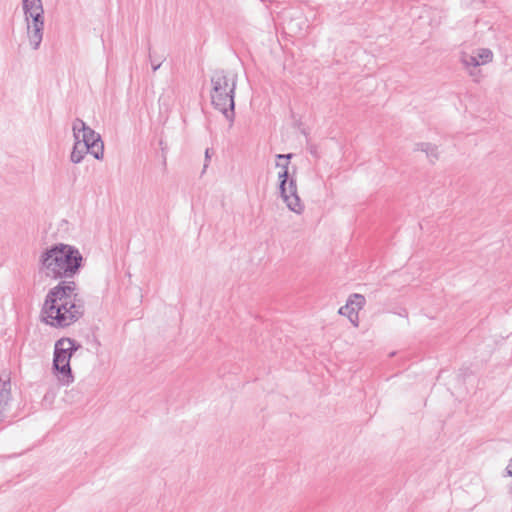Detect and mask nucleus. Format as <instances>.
<instances>
[{"label":"nucleus","instance_id":"0eeeda50","mask_svg":"<svg viewBox=\"0 0 512 512\" xmlns=\"http://www.w3.org/2000/svg\"><path fill=\"white\" fill-rule=\"evenodd\" d=\"M74 140H80L90 154L97 160L104 157V143L99 133L89 127L82 119L76 118L72 123Z\"/></svg>","mask_w":512,"mask_h":512},{"label":"nucleus","instance_id":"39448f33","mask_svg":"<svg viewBox=\"0 0 512 512\" xmlns=\"http://www.w3.org/2000/svg\"><path fill=\"white\" fill-rule=\"evenodd\" d=\"M276 157L279 160L276 165L281 168L278 174L280 195L291 211L301 214L304 206L297 194L296 180L293 178L289 179L288 166L292 154H278Z\"/></svg>","mask_w":512,"mask_h":512},{"label":"nucleus","instance_id":"9d476101","mask_svg":"<svg viewBox=\"0 0 512 512\" xmlns=\"http://www.w3.org/2000/svg\"><path fill=\"white\" fill-rule=\"evenodd\" d=\"M415 150L425 152L431 162L438 159L437 146L434 144L426 142L417 143Z\"/></svg>","mask_w":512,"mask_h":512},{"label":"nucleus","instance_id":"6ab92c4d","mask_svg":"<svg viewBox=\"0 0 512 512\" xmlns=\"http://www.w3.org/2000/svg\"><path fill=\"white\" fill-rule=\"evenodd\" d=\"M509 491H510V493L512 494V486L510 487V490H509Z\"/></svg>","mask_w":512,"mask_h":512},{"label":"nucleus","instance_id":"f03ea898","mask_svg":"<svg viewBox=\"0 0 512 512\" xmlns=\"http://www.w3.org/2000/svg\"><path fill=\"white\" fill-rule=\"evenodd\" d=\"M84 258L79 249L65 243L47 247L39 257L40 269L54 280H66L77 275L83 267Z\"/></svg>","mask_w":512,"mask_h":512},{"label":"nucleus","instance_id":"f3484780","mask_svg":"<svg viewBox=\"0 0 512 512\" xmlns=\"http://www.w3.org/2000/svg\"><path fill=\"white\" fill-rule=\"evenodd\" d=\"M506 472L508 476L512 477V458L509 461V464L506 468Z\"/></svg>","mask_w":512,"mask_h":512},{"label":"nucleus","instance_id":"f8f14e48","mask_svg":"<svg viewBox=\"0 0 512 512\" xmlns=\"http://www.w3.org/2000/svg\"><path fill=\"white\" fill-rule=\"evenodd\" d=\"M366 303V299L362 294L354 293L347 299V304L350 307H355V311L361 310Z\"/></svg>","mask_w":512,"mask_h":512},{"label":"nucleus","instance_id":"6e6552de","mask_svg":"<svg viewBox=\"0 0 512 512\" xmlns=\"http://www.w3.org/2000/svg\"><path fill=\"white\" fill-rule=\"evenodd\" d=\"M11 398L10 380L2 381L0 379V423L4 420V412L6 411Z\"/></svg>","mask_w":512,"mask_h":512},{"label":"nucleus","instance_id":"ddd939ff","mask_svg":"<svg viewBox=\"0 0 512 512\" xmlns=\"http://www.w3.org/2000/svg\"><path fill=\"white\" fill-rule=\"evenodd\" d=\"M475 55L480 65L489 63L493 59V53L488 48L478 49Z\"/></svg>","mask_w":512,"mask_h":512},{"label":"nucleus","instance_id":"1a4fd4ad","mask_svg":"<svg viewBox=\"0 0 512 512\" xmlns=\"http://www.w3.org/2000/svg\"><path fill=\"white\" fill-rule=\"evenodd\" d=\"M72 152L70 154V160L74 164H79L85 157L86 154H90L89 149L81 144L80 140H74Z\"/></svg>","mask_w":512,"mask_h":512},{"label":"nucleus","instance_id":"2eb2a0df","mask_svg":"<svg viewBox=\"0 0 512 512\" xmlns=\"http://www.w3.org/2000/svg\"><path fill=\"white\" fill-rule=\"evenodd\" d=\"M149 60H150L151 66H152V70H153V72H155L161 67V65L164 61V57L157 56L155 53L150 51L149 52Z\"/></svg>","mask_w":512,"mask_h":512},{"label":"nucleus","instance_id":"f257e3e1","mask_svg":"<svg viewBox=\"0 0 512 512\" xmlns=\"http://www.w3.org/2000/svg\"><path fill=\"white\" fill-rule=\"evenodd\" d=\"M85 314V302L73 280H62L46 294L41 307V321L53 328H67Z\"/></svg>","mask_w":512,"mask_h":512},{"label":"nucleus","instance_id":"7ed1b4c3","mask_svg":"<svg viewBox=\"0 0 512 512\" xmlns=\"http://www.w3.org/2000/svg\"><path fill=\"white\" fill-rule=\"evenodd\" d=\"M237 76L229 78L224 70H216L212 77L211 102L215 109L219 110L224 117L233 124L235 119V90Z\"/></svg>","mask_w":512,"mask_h":512},{"label":"nucleus","instance_id":"20e7f679","mask_svg":"<svg viewBox=\"0 0 512 512\" xmlns=\"http://www.w3.org/2000/svg\"><path fill=\"white\" fill-rule=\"evenodd\" d=\"M81 348L79 342L69 337H62L55 342L52 370L62 385L74 382L70 360L73 354Z\"/></svg>","mask_w":512,"mask_h":512},{"label":"nucleus","instance_id":"423d86ee","mask_svg":"<svg viewBox=\"0 0 512 512\" xmlns=\"http://www.w3.org/2000/svg\"><path fill=\"white\" fill-rule=\"evenodd\" d=\"M30 46L37 50L43 39L44 9L41 0H22Z\"/></svg>","mask_w":512,"mask_h":512},{"label":"nucleus","instance_id":"9b49d317","mask_svg":"<svg viewBox=\"0 0 512 512\" xmlns=\"http://www.w3.org/2000/svg\"><path fill=\"white\" fill-rule=\"evenodd\" d=\"M338 313L342 316H347L349 321L353 324L354 327H358L359 325V316L358 312L355 311V307H350L347 303L339 308Z\"/></svg>","mask_w":512,"mask_h":512},{"label":"nucleus","instance_id":"a211bd4d","mask_svg":"<svg viewBox=\"0 0 512 512\" xmlns=\"http://www.w3.org/2000/svg\"><path fill=\"white\" fill-rule=\"evenodd\" d=\"M399 316L401 317H407L408 316V313L405 309H402L401 312L398 313Z\"/></svg>","mask_w":512,"mask_h":512},{"label":"nucleus","instance_id":"4468645a","mask_svg":"<svg viewBox=\"0 0 512 512\" xmlns=\"http://www.w3.org/2000/svg\"><path fill=\"white\" fill-rule=\"evenodd\" d=\"M461 62L467 68H469V67L476 68V67L480 66V64H479L475 54L474 55H468L466 53H463L462 56H461Z\"/></svg>","mask_w":512,"mask_h":512},{"label":"nucleus","instance_id":"dca6fc26","mask_svg":"<svg viewBox=\"0 0 512 512\" xmlns=\"http://www.w3.org/2000/svg\"><path fill=\"white\" fill-rule=\"evenodd\" d=\"M211 154H213V149L207 148L205 150V163H204V169L208 166V161L211 158Z\"/></svg>","mask_w":512,"mask_h":512}]
</instances>
